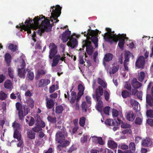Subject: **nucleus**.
Instances as JSON below:
<instances>
[{"label": "nucleus", "mask_w": 153, "mask_h": 153, "mask_svg": "<svg viewBox=\"0 0 153 153\" xmlns=\"http://www.w3.org/2000/svg\"><path fill=\"white\" fill-rule=\"evenodd\" d=\"M5 58L6 61L7 62L8 65H9L11 62V55L9 53H7L5 56Z\"/></svg>", "instance_id": "obj_39"}, {"label": "nucleus", "mask_w": 153, "mask_h": 153, "mask_svg": "<svg viewBox=\"0 0 153 153\" xmlns=\"http://www.w3.org/2000/svg\"><path fill=\"white\" fill-rule=\"evenodd\" d=\"M119 68V66L118 65L113 66L111 70L109 71L110 74L115 73L118 71Z\"/></svg>", "instance_id": "obj_34"}, {"label": "nucleus", "mask_w": 153, "mask_h": 153, "mask_svg": "<svg viewBox=\"0 0 153 153\" xmlns=\"http://www.w3.org/2000/svg\"><path fill=\"white\" fill-rule=\"evenodd\" d=\"M84 56V53H83L82 55V56H81L80 55L79 56V62L80 64H83L84 63V62L83 60V56Z\"/></svg>", "instance_id": "obj_61"}, {"label": "nucleus", "mask_w": 153, "mask_h": 153, "mask_svg": "<svg viewBox=\"0 0 153 153\" xmlns=\"http://www.w3.org/2000/svg\"><path fill=\"white\" fill-rule=\"evenodd\" d=\"M32 129L34 131L38 132L41 130L42 128L39 126H37L33 128Z\"/></svg>", "instance_id": "obj_60"}, {"label": "nucleus", "mask_w": 153, "mask_h": 153, "mask_svg": "<svg viewBox=\"0 0 153 153\" xmlns=\"http://www.w3.org/2000/svg\"><path fill=\"white\" fill-rule=\"evenodd\" d=\"M126 119L130 121H132L135 118V116L133 112L131 111L126 112L125 114Z\"/></svg>", "instance_id": "obj_19"}, {"label": "nucleus", "mask_w": 153, "mask_h": 153, "mask_svg": "<svg viewBox=\"0 0 153 153\" xmlns=\"http://www.w3.org/2000/svg\"><path fill=\"white\" fill-rule=\"evenodd\" d=\"M71 96L70 100V102L73 105L74 104L75 101L76 100V94L74 92H71Z\"/></svg>", "instance_id": "obj_33"}, {"label": "nucleus", "mask_w": 153, "mask_h": 153, "mask_svg": "<svg viewBox=\"0 0 153 153\" xmlns=\"http://www.w3.org/2000/svg\"><path fill=\"white\" fill-rule=\"evenodd\" d=\"M20 126L21 125L19 124L16 122L13 123L12 126L13 127L14 130V137H16V135H18V138L20 137L21 134L19 131L21 128Z\"/></svg>", "instance_id": "obj_11"}, {"label": "nucleus", "mask_w": 153, "mask_h": 153, "mask_svg": "<svg viewBox=\"0 0 153 153\" xmlns=\"http://www.w3.org/2000/svg\"><path fill=\"white\" fill-rule=\"evenodd\" d=\"M142 145L144 146H153V140L149 138L146 137L142 141Z\"/></svg>", "instance_id": "obj_16"}, {"label": "nucleus", "mask_w": 153, "mask_h": 153, "mask_svg": "<svg viewBox=\"0 0 153 153\" xmlns=\"http://www.w3.org/2000/svg\"><path fill=\"white\" fill-rule=\"evenodd\" d=\"M113 57V55L112 54L107 53L105 55L103 60L104 61L109 62L112 60Z\"/></svg>", "instance_id": "obj_28"}, {"label": "nucleus", "mask_w": 153, "mask_h": 153, "mask_svg": "<svg viewBox=\"0 0 153 153\" xmlns=\"http://www.w3.org/2000/svg\"><path fill=\"white\" fill-rule=\"evenodd\" d=\"M13 84L9 80H6L4 82V87L7 89H12L13 88Z\"/></svg>", "instance_id": "obj_25"}, {"label": "nucleus", "mask_w": 153, "mask_h": 153, "mask_svg": "<svg viewBox=\"0 0 153 153\" xmlns=\"http://www.w3.org/2000/svg\"><path fill=\"white\" fill-rule=\"evenodd\" d=\"M108 144L110 148L113 149L116 148L117 146V145L116 143L111 139L108 140Z\"/></svg>", "instance_id": "obj_24"}, {"label": "nucleus", "mask_w": 153, "mask_h": 153, "mask_svg": "<svg viewBox=\"0 0 153 153\" xmlns=\"http://www.w3.org/2000/svg\"><path fill=\"white\" fill-rule=\"evenodd\" d=\"M131 104L133 108L135 110H138L140 109V105L139 103L136 101L131 99L130 101Z\"/></svg>", "instance_id": "obj_22"}, {"label": "nucleus", "mask_w": 153, "mask_h": 153, "mask_svg": "<svg viewBox=\"0 0 153 153\" xmlns=\"http://www.w3.org/2000/svg\"><path fill=\"white\" fill-rule=\"evenodd\" d=\"M17 47L16 45L12 44H9L8 49L13 52H14L16 51L17 50Z\"/></svg>", "instance_id": "obj_38"}, {"label": "nucleus", "mask_w": 153, "mask_h": 153, "mask_svg": "<svg viewBox=\"0 0 153 153\" xmlns=\"http://www.w3.org/2000/svg\"><path fill=\"white\" fill-rule=\"evenodd\" d=\"M65 56V54H63L61 56L59 55L55 56L53 59L52 66L54 67L56 66L58 64L60 60L62 61L65 60V59L66 57Z\"/></svg>", "instance_id": "obj_12"}, {"label": "nucleus", "mask_w": 153, "mask_h": 153, "mask_svg": "<svg viewBox=\"0 0 153 153\" xmlns=\"http://www.w3.org/2000/svg\"><path fill=\"white\" fill-rule=\"evenodd\" d=\"M35 134L32 130H29L27 132V137L31 139H33L35 137Z\"/></svg>", "instance_id": "obj_35"}, {"label": "nucleus", "mask_w": 153, "mask_h": 153, "mask_svg": "<svg viewBox=\"0 0 153 153\" xmlns=\"http://www.w3.org/2000/svg\"><path fill=\"white\" fill-rule=\"evenodd\" d=\"M46 73V71L45 70H39L37 72V76L39 77L40 76Z\"/></svg>", "instance_id": "obj_49"}, {"label": "nucleus", "mask_w": 153, "mask_h": 153, "mask_svg": "<svg viewBox=\"0 0 153 153\" xmlns=\"http://www.w3.org/2000/svg\"><path fill=\"white\" fill-rule=\"evenodd\" d=\"M146 115L150 118H153V111L149 110L146 111Z\"/></svg>", "instance_id": "obj_50"}, {"label": "nucleus", "mask_w": 153, "mask_h": 153, "mask_svg": "<svg viewBox=\"0 0 153 153\" xmlns=\"http://www.w3.org/2000/svg\"><path fill=\"white\" fill-rule=\"evenodd\" d=\"M145 76V73L143 72H141L138 74V79L141 82L142 81Z\"/></svg>", "instance_id": "obj_42"}, {"label": "nucleus", "mask_w": 153, "mask_h": 153, "mask_svg": "<svg viewBox=\"0 0 153 153\" xmlns=\"http://www.w3.org/2000/svg\"><path fill=\"white\" fill-rule=\"evenodd\" d=\"M26 61V57L23 55L21 56L19 59L17 60V63L19 64L20 65L17 68L18 75L21 78H24L25 75L26 73L24 68Z\"/></svg>", "instance_id": "obj_5"}, {"label": "nucleus", "mask_w": 153, "mask_h": 153, "mask_svg": "<svg viewBox=\"0 0 153 153\" xmlns=\"http://www.w3.org/2000/svg\"><path fill=\"white\" fill-rule=\"evenodd\" d=\"M142 119L141 118L137 117L136 118L135 121V123L136 124L140 125L142 124Z\"/></svg>", "instance_id": "obj_54"}, {"label": "nucleus", "mask_w": 153, "mask_h": 153, "mask_svg": "<svg viewBox=\"0 0 153 153\" xmlns=\"http://www.w3.org/2000/svg\"><path fill=\"white\" fill-rule=\"evenodd\" d=\"M101 100H99L98 101L97 100V102L96 107L97 109L100 112L102 111V102Z\"/></svg>", "instance_id": "obj_30"}, {"label": "nucleus", "mask_w": 153, "mask_h": 153, "mask_svg": "<svg viewBox=\"0 0 153 153\" xmlns=\"http://www.w3.org/2000/svg\"><path fill=\"white\" fill-rule=\"evenodd\" d=\"M46 105L47 108L50 109L52 108L54 105V100L51 99L46 98Z\"/></svg>", "instance_id": "obj_20"}, {"label": "nucleus", "mask_w": 153, "mask_h": 153, "mask_svg": "<svg viewBox=\"0 0 153 153\" xmlns=\"http://www.w3.org/2000/svg\"><path fill=\"white\" fill-rule=\"evenodd\" d=\"M78 88L79 91L77 94L78 98H80L81 97L83 94V92L85 88L83 84L82 83L79 84L78 85Z\"/></svg>", "instance_id": "obj_18"}, {"label": "nucleus", "mask_w": 153, "mask_h": 153, "mask_svg": "<svg viewBox=\"0 0 153 153\" xmlns=\"http://www.w3.org/2000/svg\"><path fill=\"white\" fill-rule=\"evenodd\" d=\"M97 82L98 83L104 88L107 87V84L104 80L99 78H98Z\"/></svg>", "instance_id": "obj_26"}, {"label": "nucleus", "mask_w": 153, "mask_h": 153, "mask_svg": "<svg viewBox=\"0 0 153 153\" xmlns=\"http://www.w3.org/2000/svg\"><path fill=\"white\" fill-rule=\"evenodd\" d=\"M110 107H106L104 109V113L107 114H108L109 111Z\"/></svg>", "instance_id": "obj_63"}, {"label": "nucleus", "mask_w": 153, "mask_h": 153, "mask_svg": "<svg viewBox=\"0 0 153 153\" xmlns=\"http://www.w3.org/2000/svg\"><path fill=\"white\" fill-rule=\"evenodd\" d=\"M16 137H14L15 138H16L18 141L19 142L17 144V146L18 147H20L22 146V144H23V141L21 139V134H20V137L18 138V135H16Z\"/></svg>", "instance_id": "obj_48"}, {"label": "nucleus", "mask_w": 153, "mask_h": 153, "mask_svg": "<svg viewBox=\"0 0 153 153\" xmlns=\"http://www.w3.org/2000/svg\"><path fill=\"white\" fill-rule=\"evenodd\" d=\"M147 122L148 124L151 126H153V120L152 119H148Z\"/></svg>", "instance_id": "obj_64"}, {"label": "nucleus", "mask_w": 153, "mask_h": 153, "mask_svg": "<svg viewBox=\"0 0 153 153\" xmlns=\"http://www.w3.org/2000/svg\"><path fill=\"white\" fill-rule=\"evenodd\" d=\"M125 60L124 62V65L125 69L126 70L128 71V67L127 66L128 62L129 61V58L131 57L133 59L134 58V56L132 53L129 51H126L125 54Z\"/></svg>", "instance_id": "obj_10"}, {"label": "nucleus", "mask_w": 153, "mask_h": 153, "mask_svg": "<svg viewBox=\"0 0 153 153\" xmlns=\"http://www.w3.org/2000/svg\"><path fill=\"white\" fill-rule=\"evenodd\" d=\"M80 98H78V100H77L78 97H77V98L76 99V102L73 105V106L76 109H78L79 108V104L78 103V101H79V100Z\"/></svg>", "instance_id": "obj_56"}, {"label": "nucleus", "mask_w": 153, "mask_h": 153, "mask_svg": "<svg viewBox=\"0 0 153 153\" xmlns=\"http://www.w3.org/2000/svg\"><path fill=\"white\" fill-rule=\"evenodd\" d=\"M63 110V107L61 105H58L56 107L55 112L57 114H60L62 112Z\"/></svg>", "instance_id": "obj_36"}, {"label": "nucleus", "mask_w": 153, "mask_h": 153, "mask_svg": "<svg viewBox=\"0 0 153 153\" xmlns=\"http://www.w3.org/2000/svg\"><path fill=\"white\" fill-rule=\"evenodd\" d=\"M129 148L130 150L134 152L136 149L135 145L134 143L131 142L129 144Z\"/></svg>", "instance_id": "obj_46"}, {"label": "nucleus", "mask_w": 153, "mask_h": 153, "mask_svg": "<svg viewBox=\"0 0 153 153\" xmlns=\"http://www.w3.org/2000/svg\"><path fill=\"white\" fill-rule=\"evenodd\" d=\"M58 89V86L57 85H53L50 87L49 91L51 93L53 92L56 90Z\"/></svg>", "instance_id": "obj_44"}, {"label": "nucleus", "mask_w": 153, "mask_h": 153, "mask_svg": "<svg viewBox=\"0 0 153 153\" xmlns=\"http://www.w3.org/2000/svg\"><path fill=\"white\" fill-rule=\"evenodd\" d=\"M50 49L49 57L52 59L57 53L56 46L53 43H51L49 46Z\"/></svg>", "instance_id": "obj_13"}, {"label": "nucleus", "mask_w": 153, "mask_h": 153, "mask_svg": "<svg viewBox=\"0 0 153 153\" xmlns=\"http://www.w3.org/2000/svg\"><path fill=\"white\" fill-rule=\"evenodd\" d=\"M105 123L106 125L109 126H114L117 122L115 120L114 121L112 119H108L105 121Z\"/></svg>", "instance_id": "obj_27"}, {"label": "nucleus", "mask_w": 153, "mask_h": 153, "mask_svg": "<svg viewBox=\"0 0 153 153\" xmlns=\"http://www.w3.org/2000/svg\"><path fill=\"white\" fill-rule=\"evenodd\" d=\"M119 148L123 150H126L128 149V146L126 145L121 144L119 145Z\"/></svg>", "instance_id": "obj_55"}, {"label": "nucleus", "mask_w": 153, "mask_h": 153, "mask_svg": "<svg viewBox=\"0 0 153 153\" xmlns=\"http://www.w3.org/2000/svg\"><path fill=\"white\" fill-rule=\"evenodd\" d=\"M87 136L84 135L81 137L80 141L82 143H86L87 142Z\"/></svg>", "instance_id": "obj_52"}, {"label": "nucleus", "mask_w": 153, "mask_h": 153, "mask_svg": "<svg viewBox=\"0 0 153 153\" xmlns=\"http://www.w3.org/2000/svg\"><path fill=\"white\" fill-rule=\"evenodd\" d=\"M82 33L84 34V36L86 37L87 39L86 40L83 42L82 48L86 47L87 53L88 55H91L93 51V47L92 46L91 42L89 40H91L94 45L95 47L97 48L98 46V40L97 35L98 34V31L89 29L87 33L85 32L84 33L82 32Z\"/></svg>", "instance_id": "obj_2"}, {"label": "nucleus", "mask_w": 153, "mask_h": 153, "mask_svg": "<svg viewBox=\"0 0 153 153\" xmlns=\"http://www.w3.org/2000/svg\"><path fill=\"white\" fill-rule=\"evenodd\" d=\"M16 107L17 110L18 111V114L19 118L22 119L24 116L27 115L30 109L26 105H24L22 108V105L19 102H17L16 104Z\"/></svg>", "instance_id": "obj_7"}, {"label": "nucleus", "mask_w": 153, "mask_h": 153, "mask_svg": "<svg viewBox=\"0 0 153 153\" xmlns=\"http://www.w3.org/2000/svg\"><path fill=\"white\" fill-rule=\"evenodd\" d=\"M7 97V94L3 91L0 92V99L3 100L6 99Z\"/></svg>", "instance_id": "obj_47"}, {"label": "nucleus", "mask_w": 153, "mask_h": 153, "mask_svg": "<svg viewBox=\"0 0 153 153\" xmlns=\"http://www.w3.org/2000/svg\"><path fill=\"white\" fill-rule=\"evenodd\" d=\"M106 30L108 32L104 34L103 37L105 41L111 43L114 42H117L119 40L118 45L120 48H122L124 44V40L128 39V38L126 37V35L119 34L117 35L114 34L113 33H111V29L108 28H106Z\"/></svg>", "instance_id": "obj_3"}, {"label": "nucleus", "mask_w": 153, "mask_h": 153, "mask_svg": "<svg viewBox=\"0 0 153 153\" xmlns=\"http://www.w3.org/2000/svg\"><path fill=\"white\" fill-rule=\"evenodd\" d=\"M131 84L133 87L135 89H138L141 86V84L136 79H133L131 82Z\"/></svg>", "instance_id": "obj_21"}, {"label": "nucleus", "mask_w": 153, "mask_h": 153, "mask_svg": "<svg viewBox=\"0 0 153 153\" xmlns=\"http://www.w3.org/2000/svg\"><path fill=\"white\" fill-rule=\"evenodd\" d=\"M112 116L114 117H117L118 115V112L115 109H113L112 111Z\"/></svg>", "instance_id": "obj_59"}, {"label": "nucleus", "mask_w": 153, "mask_h": 153, "mask_svg": "<svg viewBox=\"0 0 153 153\" xmlns=\"http://www.w3.org/2000/svg\"><path fill=\"white\" fill-rule=\"evenodd\" d=\"M50 81L48 79H42L40 80L38 84L39 87H44L50 83Z\"/></svg>", "instance_id": "obj_23"}, {"label": "nucleus", "mask_w": 153, "mask_h": 153, "mask_svg": "<svg viewBox=\"0 0 153 153\" xmlns=\"http://www.w3.org/2000/svg\"><path fill=\"white\" fill-rule=\"evenodd\" d=\"M124 87L128 90H130L131 88V85L128 82H126L125 83Z\"/></svg>", "instance_id": "obj_57"}, {"label": "nucleus", "mask_w": 153, "mask_h": 153, "mask_svg": "<svg viewBox=\"0 0 153 153\" xmlns=\"http://www.w3.org/2000/svg\"><path fill=\"white\" fill-rule=\"evenodd\" d=\"M47 119L49 122L51 123H55L56 122V118L55 117H52L48 116L47 117Z\"/></svg>", "instance_id": "obj_45"}, {"label": "nucleus", "mask_w": 153, "mask_h": 153, "mask_svg": "<svg viewBox=\"0 0 153 153\" xmlns=\"http://www.w3.org/2000/svg\"><path fill=\"white\" fill-rule=\"evenodd\" d=\"M26 71H27V76L28 78L30 80H33L34 77V75L33 72L28 69H26Z\"/></svg>", "instance_id": "obj_32"}, {"label": "nucleus", "mask_w": 153, "mask_h": 153, "mask_svg": "<svg viewBox=\"0 0 153 153\" xmlns=\"http://www.w3.org/2000/svg\"><path fill=\"white\" fill-rule=\"evenodd\" d=\"M146 100L147 103L150 105H153V100L150 94H147L146 96Z\"/></svg>", "instance_id": "obj_29"}, {"label": "nucleus", "mask_w": 153, "mask_h": 153, "mask_svg": "<svg viewBox=\"0 0 153 153\" xmlns=\"http://www.w3.org/2000/svg\"><path fill=\"white\" fill-rule=\"evenodd\" d=\"M121 126V127L123 128H128L130 127V126L126 123L122 122Z\"/></svg>", "instance_id": "obj_58"}, {"label": "nucleus", "mask_w": 153, "mask_h": 153, "mask_svg": "<svg viewBox=\"0 0 153 153\" xmlns=\"http://www.w3.org/2000/svg\"><path fill=\"white\" fill-rule=\"evenodd\" d=\"M88 105V104L85 101H83L82 102L81 105L82 108L84 112H86L87 108L90 106V105Z\"/></svg>", "instance_id": "obj_37"}, {"label": "nucleus", "mask_w": 153, "mask_h": 153, "mask_svg": "<svg viewBox=\"0 0 153 153\" xmlns=\"http://www.w3.org/2000/svg\"><path fill=\"white\" fill-rule=\"evenodd\" d=\"M8 72L9 76L11 78H13L14 77V71L13 69L9 67L8 68Z\"/></svg>", "instance_id": "obj_43"}, {"label": "nucleus", "mask_w": 153, "mask_h": 153, "mask_svg": "<svg viewBox=\"0 0 153 153\" xmlns=\"http://www.w3.org/2000/svg\"><path fill=\"white\" fill-rule=\"evenodd\" d=\"M131 95V93L126 90H123L122 92V95L123 98H126Z\"/></svg>", "instance_id": "obj_41"}, {"label": "nucleus", "mask_w": 153, "mask_h": 153, "mask_svg": "<svg viewBox=\"0 0 153 153\" xmlns=\"http://www.w3.org/2000/svg\"><path fill=\"white\" fill-rule=\"evenodd\" d=\"M90 139H91L92 142L94 143H99L101 145L104 144V142L101 137L94 136H91Z\"/></svg>", "instance_id": "obj_17"}, {"label": "nucleus", "mask_w": 153, "mask_h": 153, "mask_svg": "<svg viewBox=\"0 0 153 153\" xmlns=\"http://www.w3.org/2000/svg\"><path fill=\"white\" fill-rule=\"evenodd\" d=\"M35 120L32 117H30V121L29 123V126H32L34 124Z\"/></svg>", "instance_id": "obj_62"}, {"label": "nucleus", "mask_w": 153, "mask_h": 153, "mask_svg": "<svg viewBox=\"0 0 153 153\" xmlns=\"http://www.w3.org/2000/svg\"><path fill=\"white\" fill-rule=\"evenodd\" d=\"M79 36V35H76L75 34L72 35L69 41L67 43V45L72 48L76 47L77 45V42L75 38H78Z\"/></svg>", "instance_id": "obj_8"}, {"label": "nucleus", "mask_w": 153, "mask_h": 153, "mask_svg": "<svg viewBox=\"0 0 153 153\" xmlns=\"http://www.w3.org/2000/svg\"><path fill=\"white\" fill-rule=\"evenodd\" d=\"M85 100L87 103L88 104V105H90L91 104V98L89 96H86L85 97Z\"/></svg>", "instance_id": "obj_53"}, {"label": "nucleus", "mask_w": 153, "mask_h": 153, "mask_svg": "<svg viewBox=\"0 0 153 153\" xmlns=\"http://www.w3.org/2000/svg\"><path fill=\"white\" fill-rule=\"evenodd\" d=\"M85 119L84 117H82L79 120V124L82 126H83L85 125Z\"/></svg>", "instance_id": "obj_51"}, {"label": "nucleus", "mask_w": 153, "mask_h": 153, "mask_svg": "<svg viewBox=\"0 0 153 153\" xmlns=\"http://www.w3.org/2000/svg\"><path fill=\"white\" fill-rule=\"evenodd\" d=\"M103 93V89L101 86H99L97 88L95 89V96L93 95V97L98 101V100L101 99V96Z\"/></svg>", "instance_id": "obj_9"}, {"label": "nucleus", "mask_w": 153, "mask_h": 153, "mask_svg": "<svg viewBox=\"0 0 153 153\" xmlns=\"http://www.w3.org/2000/svg\"><path fill=\"white\" fill-rule=\"evenodd\" d=\"M67 134V132L64 129L63 131L57 132L56 135V140L59 143L62 147H65L68 146L70 143L69 141L65 140Z\"/></svg>", "instance_id": "obj_4"}, {"label": "nucleus", "mask_w": 153, "mask_h": 153, "mask_svg": "<svg viewBox=\"0 0 153 153\" xmlns=\"http://www.w3.org/2000/svg\"><path fill=\"white\" fill-rule=\"evenodd\" d=\"M51 8L52 11L50 20L52 22L57 23L59 21L57 18L61 14V7L59 5H57L56 7L53 6Z\"/></svg>", "instance_id": "obj_6"}, {"label": "nucleus", "mask_w": 153, "mask_h": 153, "mask_svg": "<svg viewBox=\"0 0 153 153\" xmlns=\"http://www.w3.org/2000/svg\"><path fill=\"white\" fill-rule=\"evenodd\" d=\"M105 98L107 101H108L110 97V93L109 90H105L104 92Z\"/></svg>", "instance_id": "obj_40"}, {"label": "nucleus", "mask_w": 153, "mask_h": 153, "mask_svg": "<svg viewBox=\"0 0 153 153\" xmlns=\"http://www.w3.org/2000/svg\"><path fill=\"white\" fill-rule=\"evenodd\" d=\"M145 62L144 58L143 56H140L138 57L136 62V67L138 68H143Z\"/></svg>", "instance_id": "obj_15"}, {"label": "nucleus", "mask_w": 153, "mask_h": 153, "mask_svg": "<svg viewBox=\"0 0 153 153\" xmlns=\"http://www.w3.org/2000/svg\"><path fill=\"white\" fill-rule=\"evenodd\" d=\"M25 25H23V23H21L19 26L17 25L16 27L20 28L21 31L23 29L28 33H31V29L35 30L33 31V34L32 36V39L34 42L36 40L35 38L36 32L41 35L45 31H50L52 28L49 21L45 19V17L42 15L35 17L33 20H30L28 18L25 22Z\"/></svg>", "instance_id": "obj_1"}, {"label": "nucleus", "mask_w": 153, "mask_h": 153, "mask_svg": "<svg viewBox=\"0 0 153 153\" xmlns=\"http://www.w3.org/2000/svg\"><path fill=\"white\" fill-rule=\"evenodd\" d=\"M27 105L28 107H29L31 108H33L34 105V102L33 100L31 98H29L27 100Z\"/></svg>", "instance_id": "obj_31"}, {"label": "nucleus", "mask_w": 153, "mask_h": 153, "mask_svg": "<svg viewBox=\"0 0 153 153\" xmlns=\"http://www.w3.org/2000/svg\"><path fill=\"white\" fill-rule=\"evenodd\" d=\"M71 31L68 30L63 33L60 36V38L62 40L63 42H66L68 39H70L72 35L71 36Z\"/></svg>", "instance_id": "obj_14"}]
</instances>
